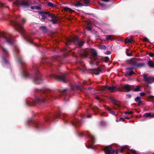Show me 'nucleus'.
Segmentation results:
<instances>
[{
    "label": "nucleus",
    "instance_id": "nucleus-1",
    "mask_svg": "<svg viewBox=\"0 0 154 154\" xmlns=\"http://www.w3.org/2000/svg\"><path fill=\"white\" fill-rule=\"evenodd\" d=\"M39 17L42 20L48 18V20L52 21L53 23H55L58 22V19L54 15L50 14L49 12L41 11L39 14Z\"/></svg>",
    "mask_w": 154,
    "mask_h": 154
},
{
    "label": "nucleus",
    "instance_id": "nucleus-2",
    "mask_svg": "<svg viewBox=\"0 0 154 154\" xmlns=\"http://www.w3.org/2000/svg\"><path fill=\"white\" fill-rule=\"evenodd\" d=\"M130 62L132 63V67H128L127 68L129 70H131L130 72H127L126 74V75H132L134 73V72L132 71V70L135 68H140L142 67L145 65V63H138L137 61H134L133 60H130Z\"/></svg>",
    "mask_w": 154,
    "mask_h": 154
},
{
    "label": "nucleus",
    "instance_id": "nucleus-3",
    "mask_svg": "<svg viewBox=\"0 0 154 154\" xmlns=\"http://www.w3.org/2000/svg\"><path fill=\"white\" fill-rule=\"evenodd\" d=\"M84 55L85 57L91 59L96 60L97 59V53L94 49H91L88 51H86L84 53Z\"/></svg>",
    "mask_w": 154,
    "mask_h": 154
},
{
    "label": "nucleus",
    "instance_id": "nucleus-4",
    "mask_svg": "<svg viewBox=\"0 0 154 154\" xmlns=\"http://www.w3.org/2000/svg\"><path fill=\"white\" fill-rule=\"evenodd\" d=\"M79 38L78 37H75L73 38L72 39H68L67 42L66 43V45H68L69 44H71L73 43L74 44H78L79 46H82L84 44V42L83 41L81 40L80 42H78Z\"/></svg>",
    "mask_w": 154,
    "mask_h": 154
},
{
    "label": "nucleus",
    "instance_id": "nucleus-5",
    "mask_svg": "<svg viewBox=\"0 0 154 154\" xmlns=\"http://www.w3.org/2000/svg\"><path fill=\"white\" fill-rule=\"evenodd\" d=\"M143 77L144 81L147 85L154 82V77L153 76H148L146 74H144Z\"/></svg>",
    "mask_w": 154,
    "mask_h": 154
},
{
    "label": "nucleus",
    "instance_id": "nucleus-6",
    "mask_svg": "<svg viewBox=\"0 0 154 154\" xmlns=\"http://www.w3.org/2000/svg\"><path fill=\"white\" fill-rule=\"evenodd\" d=\"M13 24L16 26V29L17 31L20 32L21 34L23 35L24 31V29L22 25L16 21L13 22Z\"/></svg>",
    "mask_w": 154,
    "mask_h": 154
},
{
    "label": "nucleus",
    "instance_id": "nucleus-7",
    "mask_svg": "<svg viewBox=\"0 0 154 154\" xmlns=\"http://www.w3.org/2000/svg\"><path fill=\"white\" fill-rule=\"evenodd\" d=\"M105 154H118V152L116 150H114L110 147H107L104 149Z\"/></svg>",
    "mask_w": 154,
    "mask_h": 154
},
{
    "label": "nucleus",
    "instance_id": "nucleus-8",
    "mask_svg": "<svg viewBox=\"0 0 154 154\" xmlns=\"http://www.w3.org/2000/svg\"><path fill=\"white\" fill-rule=\"evenodd\" d=\"M50 76L57 80L62 81L63 82H66V78L64 75L61 76L56 75L54 74H51Z\"/></svg>",
    "mask_w": 154,
    "mask_h": 154
},
{
    "label": "nucleus",
    "instance_id": "nucleus-9",
    "mask_svg": "<svg viewBox=\"0 0 154 154\" xmlns=\"http://www.w3.org/2000/svg\"><path fill=\"white\" fill-rule=\"evenodd\" d=\"M106 90H108L111 92L118 90L117 88L114 86L109 87L107 85H105L102 88V90L103 91H105Z\"/></svg>",
    "mask_w": 154,
    "mask_h": 154
},
{
    "label": "nucleus",
    "instance_id": "nucleus-10",
    "mask_svg": "<svg viewBox=\"0 0 154 154\" xmlns=\"http://www.w3.org/2000/svg\"><path fill=\"white\" fill-rule=\"evenodd\" d=\"M15 4L19 6L27 8L29 6V4L26 2L18 1L15 2Z\"/></svg>",
    "mask_w": 154,
    "mask_h": 154
},
{
    "label": "nucleus",
    "instance_id": "nucleus-11",
    "mask_svg": "<svg viewBox=\"0 0 154 154\" xmlns=\"http://www.w3.org/2000/svg\"><path fill=\"white\" fill-rule=\"evenodd\" d=\"M37 73L36 75L35 78V83L36 84H39L42 82V80L40 78L38 71H37Z\"/></svg>",
    "mask_w": 154,
    "mask_h": 154
},
{
    "label": "nucleus",
    "instance_id": "nucleus-12",
    "mask_svg": "<svg viewBox=\"0 0 154 154\" xmlns=\"http://www.w3.org/2000/svg\"><path fill=\"white\" fill-rule=\"evenodd\" d=\"M110 101L115 105L117 106L118 107H120V102L115 100L112 97H110L109 98Z\"/></svg>",
    "mask_w": 154,
    "mask_h": 154
},
{
    "label": "nucleus",
    "instance_id": "nucleus-13",
    "mask_svg": "<svg viewBox=\"0 0 154 154\" xmlns=\"http://www.w3.org/2000/svg\"><path fill=\"white\" fill-rule=\"evenodd\" d=\"M143 116L147 117H150V118L154 117V113H146L144 114Z\"/></svg>",
    "mask_w": 154,
    "mask_h": 154
},
{
    "label": "nucleus",
    "instance_id": "nucleus-14",
    "mask_svg": "<svg viewBox=\"0 0 154 154\" xmlns=\"http://www.w3.org/2000/svg\"><path fill=\"white\" fill-rule=\"evenodd\" d=\"M5 39L6 42L9 45L11 44L14 42L11 37H10L9 38L5 37Z\"/></svg>",
    "mask_w": 154,
    "mask_h": 154
},
{
    "label": "nucleus",
    "instance_id": "nucleus-15",
    "mask_svg": "<svg viewBox=\"0 0 154 154\" xmlns=\"http://www.w3.org/2000/svg\"><path fill=\"white\" fill-rule=\"evenodd\" d=\"M88 137L91 140L92 142H93L94 141V137L90 133H88Z\"/></svg>",
    "mask_w": 154,
    "mask_h": 154
},
{
    "label": "nucleus",
    "instance_id": "nucleus-16",
    "mask_svg": "<svg viewBox=\"0 0 154 154\" xmlns=\"http://www.w3.org/2000/svg\"><path fill=\"white\" fill-rule=\"evenodd\" d=\"M122 88L123 89H125L127 92L129 91H130V86L128 85H123L122 86Z\"/></svg>",
    "mask_w": 154,
    "mask_h": 154
},
{
    "label": "nucleus",
    "instance_id": "nucleus-17",
    "mask_svg": "<svg viewBox=\"0 0 154 154\" xmlns=\"http://www.w3.org/2000/svg\"><path fill=\"white\" fill-rule=\"evenodd\" d=\"M75 5L77 7H81L84 6V3L81 1H78L76 2Z\"/></svg>",
    "mask_w": 154,
    "mask_h": 154
},
{
    "label": "nucleus",
    "instance_id": "nucleus-18",
    "mask_svg": "<svg viewBox=\"0 0 154 154\" xmlns=\"http://www.w3.org/2000/svg\"><path fill=\"white\" fill-rule=\"evenodd\" d=\"M147 63L150 67H153L154 66V64L153 62L151 60L147 61Z\"/></svg>",
    "mask_w": 154,
    "mask_h": 154
},
{
    "label": "nucleus",
    "instance_id": "nucleus-19",
    "mask_svg": "<svg viewBox=\"0 0 154 154\" xmlns=\"http://www.w3.org/2000/svg\"><path fill=\"white\" fill-rule=\"evenodd\" d=\"M64 10L66 11L69 12L70 13H72L74 12V11L71 8H67V7H64Z\"/></svg>",
    "mask_w": 154,
    "mask_h": 154
},
{
    "label": "nucleus",
    "instance_id": "nucleus-20",
    "mask_svg": "<svg viewBox=\"0 0 154 154\" xmlns=\"http://www.w3.org/2000/svg\"><path fill=\"white\" fill-rule=\"evenodd\" d=\"M92 71L94 74L98 75L100 72V71L98 69H92Z\"/></svg>",
    "mask_w": 154,
    "mask_h": 154
},
{
    "label": "nucleus",
    "instance_id": "nucleus-21",
    "mask_svg": "<svg viewBox=\"0 0 154 154\" xmlns=\"http://www.w3.org/2000/svg\"><path fill=\"white\" fill-rule=\"evenodd\" d=\"M48 6L52 8H54L56 7V5L52 2H48Z\"/></svg>",
    "mask_w": 154,
    "mask_h": 154
},
{
    "label": "nucleus",
    "instance_id": "nucleus-22",
    "mask_svg": "<svg viewBox=\"0 0 154 154\" xmlns=\"http://www.w3.org/2000/svg\"><path fill=\"white\" fill-rule=\"evenodd\" d=\"M141 97H137L135 99V100L136 102H137L139 103H140L141 102Z\"/></svg>",
    "mask_w": 154,
    "mask_h": 154
},
{
    "label": "nucleus",
    "instance_id": "nucleus-23",
    "mask_svg": "<svg viewBox=\"0 0 154 154\" xmlns=\"http://www.w3.org/2000/svg\"><path fill=\"white\" fill-rule=\"evenodd\" d=\"M128 147L127 146H124L121 148V149L120 150V152H122L124 151H126L125 149H129Z\"/></svg>",
    "mask_w": 154,
    "mask_h": 154
},
{
    "label": "nucleus",
    "instance_id": "nucleus-24",
    "mask_svg": "<svg viewBox=\"0 0 154 154\" xmlns=\"http://www.w3.org/2000/svg\"><path fill=\"white\" fill-rule=\"evenodd\" d=\"M125 41L126 43H132L133 42V39L131 38H126L125 40Z\"/></svg>",
    "mask_w": 154,
    "mask_h": 154
},
{
    "label": "nucleus",
    "instance_id": "nucleus-25",
    "mask_svg": "<svg viewBox=\"0 0 154 154\" xmlns=\"http://www.w3.org/2000/svg\"><path fill=\"white\" fill-rule=\"evenodd\" d=\"M0 49L2 50L3 52L6 54H8V51L4 49L0 45Z\"/></svg>",
    "mask_w": 154,
    "mask_h": 154
},
{
    "label": "nucleus",
    "instance_id": "nucleus-26",
    "mask_svg": "<svg viewBox=\"0 0 154 154\" xmlns=\"http://www.w3.org/2000/svg\"><path fill=\"white\" fill-rule=\"evenodd\" d=\"M126 154H138V153L134 150H131L129 152H127Z\"/></svg>",
    "mask_w": 154,
    "mask_h": 154
},
{
    "label": "nucleus",
    "instance_id": "nucleus-27",
    "mask_svg": "<svg viewBox=\"0 0 154 154\" xmlns=\"http://www.w3.org/2000/svg\"><path fill=\"white\" fill-rule=\"evenodd\" d=\"M106 37V39L107 40H112L113 38L111 37V35H106L105 36Z\"/></svg>",
    "mask_w": 154,
    "mask_h": 154
},
{
    "label": "nucleus",
    "instance_id": "nucleus-28",
    "mask_svg": "<svg viewBox=\"0 0 154 154\" xmlns=\"http://www.w3.org/2000/svg\"><path fill=\"white\" fill-rule=\"evenodd\" d=\"M22 75L25 77H26L28 76V73L24 70H23L22 72Z\"/></svg>",
    "mask_w": 154,
    "mask_h": 154
},
{
    "label": "nucleus",
    "instance_id": "nucleus-29",
    "mask_svg": "<svg viewBox=\"0 0 154 154\" xmlns=\"http://www.w3.org/2000/svg\"><path fill=\"white\" fill-rule=\"evenodd\" d=\"M133 91H140V87L139 86H136L133 89Z\"/></svg>",
    "mask_w": 154,
    "mask_h": 154
},
{
    "label": "nucleus",
    "instance_id": "nucleus-30",
    "mask_svg": "<svg viewBox=\"0 0 154 154\" xmlns=\"http://www.w3.org/2000/svg\"><path fill=\"white\" fill-rule=\"evenodd\" d=\"M106 109L110 113H112V114H114L115 112H114L112 111L111 109L109 107H107Z\"/></svg>",
    "mask_w": 154,
    "mask_h": 154
},
{
    "label": "nucleus",
    "instance_id": "nucleus-31",
    "mask_svg": "<svg viewBox=\"0 0 154 154\" xmlns=\"http://www.w3.org/2000/svg\"><path fill=\"white\" fill-rule=\"evenodd\" d=\"M99 48L100 49L104 50L106 49V47L104 45H102L99 46Z\"/></svg>",
    "mask_w": 154,
    "mask_h": 154
},
{
    "label": "nucleus",
    "instance_id": "nucleus-32",
    "mask_svg": "<svg viewBox=\"0 0 154 154\" xmlns=\"http://www.w3.org/2000/svg\"><path fill=\"white\" fill-rule=\"evenodd\" d=\"M76 88L78 89H80L82 90L85 89V88L82 87L81 85H76Z\"/></svg>",
    "mask_w": 154,
    "mask_h": 154
},
{
    "label": "nucleus",
    "instance_id": "nucleus-33",
    "mask_svg": "<svg viewBox=\"0 0 154 154\" xmlns=\"http://www.w3.org/2000/svg\"><path fill=\"white\" fill-rule=\"evenodd\" d=\"M89 3V0H85L84 1V5H88Z\"/></svg>",
    "mask_w": 154,
    "mask_h": 154
},
{
    "label": "nucleus",
    "instance_id": "nucleus-34",
    "mask_svg": "<svg viewBox=\"0 0 154 154\" xmlns=\"http://www.w3.org/2000/svg\"><path fill=\"white\" fill-rule=\"evenodd\" d=\"M129 118L127 117H125L124 118H121L120 119L121 121H123L125 119H129Z\"/></svg>",
    "mask_w": 154,
    "mask_h": 154
},
{
    "label": "nucleus",
    "instance_id": "nucleus-35",
    "mask_svg": "<svg viewBox=\"0 0 154 154\" xmlns=\"http://www.w3.org/2000/svg\"><path fill=\"white\" fill-rule=\"evenodd\" d=\"M86 67L85 66H84L83 68L80 67V69L83 71H85L86 70Z\"/></svg>",
    "mask_w": 154,
    "mask_h": 154
},
{
    "label": "nucleus",
    "instance_id": "nucleus-36",
    "mask_svg": "<svg viewBox=\"0 0 154 154\" xmlns=\"http://www.w3.org/2000/svg\"><path fill=\"white\" fill-rule=\"evenodd\" d=\"M31 9H38V7L37 6H31Z\"/></svg>",
    "mask_w": 154,
    "mask_h": 154
},
{
    "label": "nucleus",
    "instance_id": "nucleus-37",
    "mask_svg": "<svg viewBox=\"0 0 154 154\" xmlns=\"http://www.w3.org/2000/svg\"><path fill=\"white\" fill-rule=\"evenodd\" d=\"M3 61L5 63H8V60L6 59H5V58H4V57H3Z\"/></svg>",
    "mask_w": 154,
    "mask_h": 154
},
{
    "label": "nucleus",
    "instance_id": "nucleus-38",
    "mask_svg": "<svg viewBox=\"0 0 154 154\" xmlns=\"http://www.w3.org/2000/svg\"><path fill=\"white\" fill-rule=\"evenodd\" d=\"M149 55L151 57H153L154 56V54L152 53H151L149 54Z\"/></svg>",
    "mask_w": 154,
    "mask_h": 154
},
{
    "label": "nucleus",
    "instance_id": "nucleus-39",
    "mask_svg": "<svg viewBox=\"0 0 154 154\" xmlns=\"http://www.w3.org/2000/svg\"><path fill=\"white\" fill-rule=\"evenodd\" d=\"M140 95L141 96H143L145 95V93L144 92H141L140 94Z\"/></svg>",
    "mask_w": 154,
    "mask_h": 154
},
{
    "label": "nucleus",
    "instance_id": "nucleus-40",
    "mask_svg": "<svg viewBox=\"0 0 154 154\" xmlns=\"http://www.w3.org/2000/svg\"><path fill=\"white\" fill-rule=\"evenodd\" d=\"M132 112L129 111V112H125V113L127 114H131L132 113Z\"/></svg>",
    "mask_w": 154,
    "mask_h": 154
},
{
    "label": "nucleus",
    "instance_id": "nucleus-41",
    "mask_svg": "<svg viewBox=\"0 0 154 154\" xmlns=\"http://www.w3.org/2000/svg\"><path fill=\"white\" fill-rule=\"evenodd\" d=\"M87 147L89 148L93 149V147L91 145L88 146Z\"/></svg>",
    "mask_w": 154,
    "mask_h": 154
},
{
    "label": "nucleus",
    "instance_id": "nucleus-42",
    "mask_svg": "<svg viewBox=\"0 0 154 154\" xmlns=\"http://www.w3.org/2000/svg\"><path fill=\"white\" fill-rule=\"evenodd\" d=\"M21 20L22 21L23 23H24L25 22V20L24 18H22Z\"/></svg>",
    "mask_w": 154,
    "mask_h": 154
},
{
    "label": "nucleus",
    "instance_id": "nucleus-43",
    "mask_svg": "<svg viewBox=\"0 0 154 154\" xmlns=\"http://www.w3.org/2000/svg\"><path fill=\"white\" fill-rule=\"evenodd\" d=\"M106 54H111V52L110 51H108L107 53H105Z\"/></svg>",
    "mask_w": 154,
    "mask_h": 154
},
{
    "label": "nucleus",
    "instance_id": "nucleus-44",
    "mask_svg": "<svg viewBox=\"0 0 154 154\" xmlns=\"http://www.w3.org/2000/svg\"><path fill=\"white\" fill-rule=\"evenodd\" d=\"M41 29H46V28L45 26H42L40 27Z\"/></svg>",
    "mask_w": 154,
    "mask_h": 154
},
{
    "label": "nucleus",
    "instance_id": "nucleus-45",
    "mask_svg": "<svg viewBox=\"0 0 154 154\" xmlns=\"http://www.w3.org/2000/svg\"><path fill=\"white\" fill-rule=\"evenodd\" d=\"M132 55V54L131 53H129L127 54V55L128 56H131Z\"/></svg>",
    "mask_w": 154,
    "mask_h": 154
},
{
    "label": "nucleus",
    "instance_id": "nucleus-46",
    "mask_svg": "<svg viewBox=\"0 0 154 154\" xmlns=\"http://www.w3.org/2000/svg\"><path fill=\"white\" fill-rule=\"evenodd\" d=\"M91 114H89L87 116V117L88 118H90L91 117Z\"/></svg>",
    "mask_w": 154,
    "mask_h": 154
},
{
    "label": "nucleus",
    "instance_id": "nucleus-47",
    "mask_svg": "<svg viewBox=\"0 0 154 154\" xmlns=\"http://www.w3.org/2000/svg\"><path fill=\"white\" fill-rule=\"evenodd\" d=\"M88 30H91V28L90 27H88Z\"/></svg>",
    "mask_w": 154,
    "mask_h": 154
},
{
    "label": "nucleus",
    "instance_id": "nucleus-48",
    "mask_svg": "<svg viewBox=\"0 0 154 154\" xmlns=\"http://www.w3.org/2000/svg\"><path fill=\"white\" fill-rule=\"evenodd\" d=\"M95 98H96V99H97V100H98L99 99V97H95Z\"/></svg>",
    "mask_w": 154,
    "mask_h": 154
},
{
    "label": "nucleus",
    "instance_id": "nucleus-49",
    "mask_svg": "<svg viewBox=\"0 0 154 154\" xmlns=\"http://www.w3.org/2000/svg\"><path fill=\"white\" fill-rule=\"evenodd\" d=\"M100 4L101 6H103V5L102 3H100Z\"/></svg>",
    "mask_w": 154,
    "mask_h": 154
},
{
    "label": "nucleus",
    "instance_id": "nucleus-50",
    "mask_svg": "<svg viewBox=\"0 0 154 154\" xmlns=\"http://www.w3.org/2000/svg\"><path fill=\"white\" fill-rule=\"evenodd\" d=\"M144 40L145 41H147L148 40V39L147 38H145Z\"/></svg>",
    "mask_w": 154,
    "mask_h": 154
},
{
    "label": "nucleus",
    "instance_id": "nucleus-51",
    "mask_svg": "<svg viewBox=\"0 0 154 154\" xmlns=\"http://www.w3.org/2000/svg\"><path fill=\"white\" fill-rule=\"evenodd\" d=\"M128 96L129 97H131V95L130 94H128Z\"/></svg>",
    "mask_w": 154,
    "mask_h": 154
},
{
    "label": "nucleus",
    "instance_id": "nucleus-52",
    "mask_svg": "<svg viewBox=\"0 0 154 154\" xmlns=\"http://www.w3.org/2000/svg\"><path fill=\"white\" fill-rule=\"evenodd\" d=\"M90 63L91 65H92L93 64L91 62H90Z\"/></svg>",
    "mask_w": 154,
    "mask_h": 154
},
{
    "label": "nucleus",
    "instance_id": "nucleus-53",
    "mask_svg": "<svg viewBox=\"0 0 154 154\" xmlns=\"http://www.w3.org/2000/svg\"><path fill=\"white\" fill-rule=\"evenodd\" d=\"M72 125H76V124H74V123H72Z\"/></svg>",
    "mask_w": 154,
    "mask_h": 154
},
{
    "label": "nucleus",
    "instance_id": "nucleus-54",
    "mask_svg": "<svg viewBox=\"0 0 154 154\" xmlns=\"http://www.w3.org/2000/svg\"><path fill=\"white\" fill-rule=\"evenodd\" d=\"M103 0L105 1H108V0Z\"/></svg>",
    "mask_w": 154,
    "mask_h": 154
},
{
    "label": "nucleus",
    "instance_id": "nucleus-55",
    "mask_svg": "<svg viewBox=\"0 0 154 154\" xmlns=\"http://www.w3.org/2000/svg\"><path fill=\"white\" fill-rule=\"evenodd\" d=\"M19 61L20 62H21V60H19Z\"/></svg>",
    "mask_w": 154,
    "mask_h": 154
},
{
    "label": "nucleus",
    "instance_id": "nucleus-56",
    "mask_svg": "<svg viewBox=\"0 0 154 154\" xmlns=\"http://www.w3.org/2000/svg\"><path fill=\"white\" fill-rule=\"evenodd\" d=\"M38 100L40 101V100L39 99H38Z\"/></svg>",
    "mask_w": 154,
    "mask_h": 154
}]
</instances>
